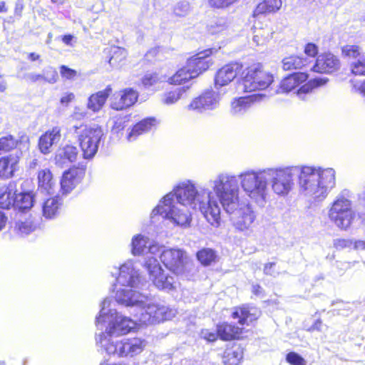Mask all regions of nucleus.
Segmentation results:
<instances>
[{
  "mask_svg": "<svg viewBox=\"0 0 365 365\" xmlns=\"http://www.w3.org/2000/svg\"><path fill=\"white\" fill-rule=\"evenodd\" d=\"M208 1L212 7L216 9H225L237 2V0H208Z\"/></svg>",
  "mask_w": 365,
  "mask_h": 365,
  "instance_id": "obj_52",
  "label": "nucleus"
},
{
  "mask_svg": "<svg viewBox=\"0 0 365 365\" xmlns=\"http://www.w3.org/2000/svg\"><path fill=\"white\" fill-rule=\"evenodd\" d=\"M256 99L255 95L234 98L230 105L231 114L235 116L243 115Z\"/></svg>",
  "mask_w": 365,
  "mask_h": 365,
  "instance_id": "obj_26",
  "label": "nucleus"
},
{
  "mask_svg": "<svg viewBox=\"0 0 365 365\" xmlns=\"http://www.w3.org/2000/svg\"><path fill=\"white\" fill-rule=\"evenodd\" d=\"M351 70L354 75H365V58H359L351 63Z\"/></svg>",
  "mask_w": 365,
  "mask_h": 365,
  "instance_id": "obj_48",
  "label": "nucleus"
},
{
  "mask_svg": "<svg viewBox=\"0 0 365 365\" xmlns=\"http://www.w3.org/2000/svg\"><path fill=\"white\" fill-rule=\"evenodd\" d=\"M194 78L187 66H185L179 69L173 76L170 77L168 82L170 84H182Z\"/></svg>",
  "mask_w": 365,
  "mask_h": 365,
  "instance_id": "obj_39",
  "label": "nucleus"
},
{
  "mask_svg": "<svg viewBox=\"0 0 365 365\" xmlns=\"http://www.w3.org/2000/svg\"><path fill=\"white\" fill-rule=\"evenodd\" d=\"M129 287L118 288L115 291V301L125 307H142L148 301V295Z\"/></svg>",
  "mask_w": 365,
  "mask_h": 365,
  "instance_id": "obj_13",
  "label": "nucleus"
},
{
  "mask_svg": "<svg viewBox=\"0 0 365 365\" xmlns=\"http://www.w3.org/2000/svg\"><path fill=\"white\" fill-rule=\"evenodd\" d=\"M254 31L253 41L256 45H264L272 38V33L269 29H257L255 26Z\"/></svg>",
  "mask_w": 365,
  "mask_h": 365,
  "instance_id": "obj_43",
  "label": "nucleus"
},
{
  "mask_svg": "<svg viewBox=\"0 0 365 365\" xmlns=\"http://www.w3.org/2000/svg\"><path fill=\"white\" fill-rule=\"evenodd\" d=\"M229 24L227 18L220 17L212 21L208 26V31L211 34H217L225 31L228 28Z\"/></svg>",
  "mask_w": 365,
  "mask_h": 365,
  "instance_id": "obj_41",
  "label": "nucleus"
},
{
  "mask_svg": "<svg viewBox=\"0 0 365 365\" xmlns=\"http://www.w3.org/2000/svg\"><path fill=\"white\" fill-rule=\"evenodd\" d=\"M78 139L85 159L92 158L98 152L100 143L103 137L101 128L86 125H74L71 128Z\"/></svg>",
  "mask_w": 365,
  "mask_h": 365,
  "instance_id": "obj_6",
  "label": "nucleus"
},
{
  "mask_svg": "<svg viewBox=\"0 0 365 365\" xmlns=\"http://www.w3.org/2000/svg\"><path fill=\"white\" fill-rule=\"evenodd\" d=\"M327 216L340 230L347 231L351 228L356 218L351 191L344 189L335 197L329 207Z\"/></svg>",
  "mask_w": 365,
  "mask_h": 365,
  "instance_id": "obj_5",
  "label": "nucleus"
},
{
  "mask_svg": "<svg viewBox=\"0 0 365 365\" xmlns=\"http://www.w3.org/2000/svg\"><path fill=\"white\" fill-rule=\"evenodd\" d=\"M160 260L167 269L176 275L187 276L192 267V263L187 253L179 248L163 249Z\"/></svg>",
  "mask_w": 365,
  "mask_h": 365,
  "instance_id": "obj_8",
  "label": "nucleus"
},
{
  "mask_svg": "<svg viewBox=\"0 0 365 365\" xmlns=\"http://www.w3.org/2000/svg\"><path fill=\"white\" fill-rule=\"evenodd\" d=\"M78 153V149L75 146L67 145L61 148L55 156L56 163L61 167L66 165L68 163L76 160Z\"/></svg>",
  "mask_w": 365,
  "mask_h": 365,
  "instance_id": "obj_23",
  "label": "nucleus"
},
{
  "mask_svg": "<svg viewBox=\"0 0 365 365\" xmlns=\"http://www.w3.org/2000/svg\"><path fill=\"white\" fill-rule=\"evenodd\" d=\"M61 202L58 197H51L46 200L42 206L43 215L47 219L55 217L59 212Z\"/></svg>",
  "mask_w": 365,
  "mask_h": 365,
  "instance_id": "obj_35",
  "label": "nucleus"
},
{
  "mask_svg": "<svg viewBox=\"0 0 365 365\" xmlns=\"http://www.w3.org/2000/svg\"><path fill=\"white\" fill-rule=\"evenodd\" d=\"M159 81H161V78L157 73L146 74L142 80L143 84L146 87L153 86Z\"/></svg>",
  "mask_w": 365,
  "mask_h": 365,
  "instance_id": "obj_53",
  "label": "nucleus"
},
{
  "mask_svg": "<svg viewBox=\"0 0 365 365\" xmlns=\"http://www.w3.org/2000/svg\"><path fill=\"white\" fill-rule=\"evenodd\" d=\"M304 52L310 57H315L318 53V48L314 43H309L305 46Z\"/></svg>",
  "mask_w": 365,
  "mask_h": 365,
  "instance_id": "obj_57",
  "label": "nucleus"
},
{
  "mask_svg": "<svg viewBox=\"0 0 365 365\" xmlns=\"http://www.w3.org/2000/svg\"><path fill=\"white\" fill-rule=\"evenodd\" d=\"M24 1L23 0H16L14 8V14L21 18L22 16V11L24 10Z\"/></svg>",
  "mask_w": 365,
  "mask_h": 365,
  "instance_id": "obj_61",
  "label": "nucleus"
},
{
  "mask_svg": "<svg viewBox=\"0 0 365 365\" xmlns=\"http://www.w3.org/2000/svg\"><path fill=\"white\" fill-rule=\"evenodd\" d=\"M149 245V238L141 234L135 235L131 240V253L134 256L143 255Z\"/></svg>",
  "mask_w": 365,
  "mask_h": 365,
  "instance_id": "obj_36",
  "label": "nucleus"
},
{
  "mask_svg": "<svg viewBox=\"0 0 365 365\" xmlns=\"http://www.w3.org/2000/svg\"><path fill=\"white\" fill-rule=\"evenodd\" d=\"M60 73L62 78L71 80L76 76L77 72L76 71L63 65L60 67Z\"/></svg>",
  "mask_w": 365,
  "mask_h": 365,
  "instance_id": "obj_55",
  "label": "nucleus"
},
{
  "mask_svg": "<svg viewBox=\"0 0 365 365\" xmlns=\"http://www.w3.org/2000/svg\"><path fill=\"white\" fill-rule=\"evenodd\" d=\"M260 312L256 307L242 306L235 307L232 313V317L237 319L240 325H249L259 316Z\"/></svg>",
  "mask_w": 365,
  "mask_h": 365,
  "instance_id": "obj_21",
  "label": "nucleus"
},
{
  "mask_svg": "<svg viewBox=\"0 0 365 365\" xmlns=\"http://www.w3.org/2000/svg\"><path fill=\"white\" fill-rule=\"evenodd\" d=\"M327 81L328 79L327 78L321 77H317L309 80L307 83L303 85L297 91L298 96L301 99L305 100V96L311 92L313 88L325 84Z\"/></svg>",
  "mask_w": 365,
  "mask_h": 365,
  "instance_id": "obj_38",
  "label": "nucleus"
},
{
  "mask_svg": "<svg viewBox=\"0 0 365 365\" xmlns=\"http://www.w3.org/2000/svg\"><path fill=\"white\" fill-rule=\"evenodd\" d=\"M38 189L47 194L54 192L55 182L51 171L48 169L42 170L38 173Z\"/></svg>",
  "mask_w": 365,
  "mask_h": 365,
  "instance_id": "obj_31",
  "label": "nucleus"
},
{
  "mask_svg": "<svg viewBox=\"0 0 365 365\" xmlns=\"http://www.w3.org/2000/svg\"><path fill=\"white\" fill-rule=\"evenodd\" d=\"M26 78L32 83H36L38 81H43V73L39 74V73H29L26 75Z\"/></svg>",
  "mask_w": 365,
  "mask_h": 365,
  "instance_id": "obj_60",
  "label": "nucleus"
},
{
  "mask_svg": "<svg viewBox=\"0 0 365 365\" xmlns=\"http://www.w3.org/2000/svg\"><path fill=\"white\" fill-rule=\"evenodd\" d=\"M144 267L148 272L150 279L159 289L170 291L176 287L175 278L165 274L163 270L155 257H148L144 262Z\"/></svg>",
  "mask_w": 365,
  "mask_h": 365,
  "instance_id": "obj_10",
  "label": "nucleus"
},
{
  "mask_svg": "<svg viewBox=\"0 0 365 365\" xmlns=\"http://www.w3.org/2000/svg\"><path fill=\"white\" fill-rule=\"evenodd\" d=\"M342 53L346 56L352 58H356L360 55V50L358 46L355 45H346L343 47Z\"/></svg>",
  "mask_w": 365,
  "mask_h": 365,
  "instance_id": "obj_50",
  "label": "nucleus"
},
{
  "mask_svg": "<svg viewBox=\"0 0 365 365\" xmlns=\"http://www.w3.org/2000/svg\"><path fill=\"white\" fill-rule=\"evenodd\" d=\"M17 192L16 184L11 182L6 187L0 190V207L9 209L11 207L15 208V195Z\"/></svg>",
  "mask_w": 365,
  "mask_h": 365,
  "instance_id": "obj_25",
  "label": "nucleus"
},
{
  "mask_svg": "<svg viewBox=\"0 0 365 365\" xmlns=\"http://www.w3.org/2000/svg\"><path fill=\"white\" fill-rule=\"evenodd\" d=\"M352 245L353 240L350 239H336L334 240V245L336 249L351 247Z\"/></svg>",
  "mask_w": 365,
  "mask_h": 365,
  "instance_id": "obj_56",
  "label": "nucleus"
},
{
  "mask_svg": "<svg viewBox=\"0 0 365 365\" xmlns=\"http://www.w3.org/2000/svg\"><path fill=\"white\" fill-rule=\"evenodd\" d=\"M226 212L231 215L230 220L236 230L240 232L252 230L256 215L250 204L241 206L238 204V206L232 212Z\"/></svg>",
  "mask_w": 365,
  "mask_h": 365,
  "instance_id": "obj_11",
  "label": "nucleus"
},
{
  "mask_svg": "<svg viewBox=\"0 0 365 365\" xmlns=\"http://www.w3.org/2000/svg\"><path fill=\"white\" fill-rule=\"evenodd\" d=\"M129 121V117L125 116H115L112 119L113 125L111 132L113 134L120 133L127 126Z\"/></svg>",
  "mask_w": 365,
  "mask_h": 365,
  "instance_id": "obj_45",
  "label": "nucleus"
},
{
  "mask_svg": "<svg viewBox=\"0 0 365 365\" xmlns=\"http://www.w3.org/2000/svg\"><path fill=\"white\" fill-rule=\"evenodd\" d=\"M242 66L238 63H229L220 68L215 77V88L222 90V88L231 83L242 71ZM224 90L226 91L225 88Z\"/></svg>",
  "mask_w": 365,
  "mask_h": 365,
  "instance_id": "obj_16",
  "label": "nucleus"
},
{
  "mask_svg": "<svg viewBox=\"0 0 365 365\" xmlns=\"http://www.w3.org/2000/svg\"><path fill=\"white\" fill-rule=\"evenodd\" d=\"M217 331L221 339L229 341L239 337L242 329L235 325L224 322L217 325Z\"/></svg>",
  "mask_w": 365,
  "mask_h": 365,
  "instance_id": "obj_30",
  "label": "nucleus"
},
{
  "mask_svg": "<svg viewBox=\"0 0 365 365\" xmlns=\"http://www.w3.org/2000/svg\"><path fill=\"white\" fill-rule=\"evenodd\" d=\"M197 258L205 266L210 265L216 258L215 252L210 248H203L197 252Z\"/></svg>",
  "mask_w": 365,
  "mask_h": 365,
  "instance_id": "obj_42",
  "label": "nucleus"
},
{
  "mask_svg": "<svg viewBox=\"0 0 365 365\" xmlns=\"http://www.w3.org/2000/svg\"><path fill=\"white\" fill-rule=\"evenodd\" d=\"M34 205V195L31 192H16L15 209L19 211L30 210Z\"/></svg>",
  "mask_w": 365,
  "mask_h": 365,
  "instance_id": "obj_34",
  "label": "nucleus"
},
{
  "mask_svg": "<svg viewBox=\"0 0 365 365\" xmlns=\"http://www.w3.org/2000/svg\"><path fill=\"white\" fill-rule=\"evenodd\" d=\"M111 91L112 88L108 86L104 90L92 94L88 100V108L93 112L99 111L103 107Z\"/></svg>",
  "mask_w": 365,
  "mask_h": 365,
  "instance_id": "obj_27",
  "label": "nucleus"
},
{
  "mask_svg": "<svg viewBox=\"0 0 365 365\" xmlns=\"http://www.w3.org/2000/svg\"><path fill=\"white\" fill-rule=\"evenodd\" d=\"M115 274H118L116 281L122 287L139 288L142 284L139 270L134 267L132 260L126 261L116 269Z\"/></svg>",
  "mask_w": 365,
  "mask_h": 365,
  "instance_id": "obj_14",
  "label": "nucleus"
},
{
  "mask_svg": "<svg viewBox=\"0 0 365 365\" xmlns=\"http://www.w3.org/2000/svg\"><path fill=\"white\" fill-rule=\"evenodd\" d=\"M210 189L198 186L192 180L178 182L173 190L165 195L153 210L151 217L157 215L181 227L189 226L191 222L190 210H200L207 222L213 227L220 224L219 200Z\"/></svg>",
  "mask_w": 365,
  "mask_h": 365,
  "instance_id": "obj_1",
  "label": "nucleus"
},
{
  "mask_svg": "<svg viewBox=\"0 0 365 365\" xmlns=\"http://www.w3.org/2000/svg\"><path fill=\"white\" fill-rule=\"evenodd\" d=\"M127 52L124 48L116 47L112 51L109 63L113 67H118L125 59Z\"/></svg>",
  "mask_w": 365,
  "mask_h": 365,
  "instance_id": "obj_44",
  "label": "nucleus"
},
{
  "mask_svg": "<svg viewBox=\"0 0 365 365\" xmlns=\"http://www.w3.org/2000/svg\"><path fill=\"white\" fill-rule=\"evenodd\" d=\"M273 76L261 66H252L242 73L241 84L245 92H252L267 88L273 81Z\"/></svg>",
  "mask_w": 365,
  "mask_h": 365,
  "instance_id": "obj_9",
  "label": "nucleus"
},
{
  "mask_svg": "<svg viewBox=\"0 0 365 365\" xmlns=\"http://www.w3.org/2000/svg\"><path fill=\"white\" fill-rule=\"evenodd\" d=\"M354 89L365 97V81L360 84H354Z\"/></svg>",
  "mask_w": 365,
  "mask_h": 365,
  "instance_id": "obj_64",
  "label": "nucleus"
},
{
  "mask_svg": "<svg viewBox=\"0 0 365 365\" xmlns=\"http://www.w3.org/2000/svg\"><path fill=\"white\" fill-rule=\"evenodd\" d=\"M274 267H275L274 262H269V263L266 264L264 267V273L267 275H271V276H274V277L277 276L279 274V272H275L274 270Z\"/></svg>",
  "mask_w": 365,
  "mask_h": 365,
  "instance_id": "obj_59",
  "label": "nucleus"
},
{
  "mask_svg": "<svg viewBox=\"0 0 365 365\" xmlns=\"http://www.w3.org/2000/svg\"><path fill=\"white\" fill-rule=\"evenodd\" d=\"M138 98V93L136 91L130 88H125L115 95L111 108L117 110L129 108L135 104Z\"/></svg>",
  "mask_w": 365,
  "mask_h": 365,
  "instance_id": "obj_18",
  "label": "nucleus"
},
{
  "mask_svg": "<svg viewBox=\"0 0 365 365\" xmlns=\"http://www.w3.org/2000/svg\"><path fill=\"white\" fill-rule=\"evenodd\" d=\"M340 66V61L337 56L331 53H326L317 57L315 64L311 69L315 72L331 73L338 71Z\"/></svg>",
  "mask_w": 365,
  "mask_h": 365,
  "instance_id": "obj_17",
  "label": "nucleus"
},
{
  "mask_svg": "<svg viewBox=\"0 0 365 365\" xmlns=\"http://www.w3.org/2000/svg\"><path fill=\"white\" fill-rule=\"evenodd\" d=\"M19 156L9 155L0 158V178H9L13 176L17 169Z\"/></svg>",
  "mask_w": 365,
  "mask_h": 365,
  "instance_id": "obj_28",
  "label": "nucleus"
},
{
  "mask_svg": "<svg viewBox=\"0 0 365 365\" xmlns=\"http://www.w3.org/2000/svg\"><path fill=\"white\" fill-rule=\"evenodd\" d=\"M309 63L308 58L296 55L285 57L282 61V67L284 71L302 69Z\"/></svg>",
  "mask_w": 365,
  "mask_h": 365,
  "instance_id": "obj_33",
  "label": "nucleus"
},
{
  "mask_svg": "<svg viewBox=\"0 0 365 365\" xmlns=\"http://www.w3.org/2000/svg\"><path fill=\"white\" fill-rule=\"evenodd\" d=\"M36 228V225L31 219H19L16 222L15 230L21 235H28Z\"/></svg>",
  "mask_w": 365,
  "mask_h": 365,
  "instance_id": "obj_40",
  "label": "nucleus"
},
{
  "mask_svg": "<svg viewBox=\"0 0 365 365\" xmlns=\"http://www.w3.org/2000/svg\"><path fill=\"white\" fill-rule=\"evenodd\" d=\"M225 93V90H207L194 98L187 108L198 113L215 110L219 106L221 98Z\"/></svg>",
  "mask_w": 365,
  "mask_h": 365,
  "instance_id": "obj_12",
  "label": "nucleus"
},
{
  "mask_svg": "<svg viewBox=\"0 0 365 365\" xmlns=\"http://www.w3.org/2000/svg\"><path fill=\"white\" fill-rule=\"evenodd\" d=\"M84 175V170L77 168L65 171L61 180L63 192L66 194L70 192L81 181Z\"/></svg>",
  "mask_w": 365,
  "mask_h": 365,
  "instance_id": "obj_20",
  "label": "nucleus"
},
{
  "mask_svg": "<svg viewBox=\"0 0 365 365\" xmlns=\"http://www.w3.org/2000/svg\"><path fill=\"white\" fill-rule=\"evenodd\" d=\"M190 4L186 1L178 2L174 7V13L178 16H186L190 12Z\"/></svg>",
  "mask_w": 365,
  "mask_h": 365,
  "instance_id": "obj_49",
  "label": "nucleus"
},
{
  "mask_svg": "<svg viewBox=\"0 0 365 365\" xmlns=\"http://www.w3.org/2000/svg\"><path fill=\"white\" fill-rule=\"evenodd\" d=\"M141 310L137 316L138 321L145 325H153L173 319L177 311L163 303L148 301L140 307Z\"/></svg>",
  "mask_w": 365,
  "mask_h": 365,
  "instance_id": "obj_7",
  "label": "nucleus"
},
{
  "mask_svg": "<svg viewBox=\"0 0 365 365\" xmlns=\"http://www.w3.org/2000/svg\"><path fill=\"white\" fill-rule=\"evenodd\" d=\"M281 6V0H264L257 6L253 11V17L257 18L263 14L275 12Z\"/></svg>",
  "mask_w": 365,
  "mask_h": 365,
  "instance_id": "obj_32",
  "label": "nucleus"
},
{
  "mask_svg": "<svg viewBox=\"0 0 365 365\" xmlns=\"http://www.w3.org/2000/svg\"><path fill=\"white\" fill-rule=\"evenodd\" d=\"M74 98V94L72 93H68L61 97V103L63 106H67Z\"/></svg>",
  "mask_w": 365,
  "mask_h": 365,
  "instance_id": "obj_63",
  "label": "nucleus"
},
{
  "mask_svg": "<svg viewBox=\"0 0 365 365\" xmlns=\"http://www.w3.org/2000/svg\"><path fill=\"white\" fill-rule=\"evenodd\" d=\"M268 185L273 192L284 197L294 185L298 176L300 192L314 202L324 200L336 186V172L331 168L292 165L265 168Z\"/></svg>",
  "mask_w": 365,
  "mask_h": 365,
  "instance_id": "obj_2",
  "label": "nucleus"
},
{
  "mask_svg": "<svg viewBox=\"0 0 365 365\" xmlns=\"http://www.w3.org/2000/svg\"><path fill=\"white\" fill-rule=\"evenodd\" d=\"M265 168L246 169L238 175L221 172L210 179V185L225 212H232L238 206L239 181L245 195L260 206H264L269 197L268 181Z\"/></svg>",
  "mask_w": 365,
  "mask_h": 365,
  "instance_id": "obj_4",
  "label": "nucleus"
},
{
  "mask_svg": "<svg viewBox=\"0 0 365 365\" xmlns=\"http://www.w3.org/2000/svg\"><path fill=\"white\" fill-rule=\"evenodd\" d=\"M43 81L47 82L48 83L53 84L55 83L58 78V73L56 70L51 67L48 66L46 67L43 70Z\"/></svg>",
  "mask_w": 365,
  "mask_h": 365,
  "instance_id": "obj_47",
  "label": "nucleus"
},
{
  "mask_svg": "<svg viewBox=\"0 0 365 365\" xmlns=\"http://www.w3.org/2000/svg\"><path fill=\"white\" fill-rule=\"evenodd\" d=\"M308 75L304 72L294 73L289 75L281 81L279 92L288 93L306 81Z\"/></svg>",
  "mask_w": 365,
  "mask_h": 365,
  "instance_id": "obj_24",
  "label": "nucleus"
},
{
  "mask_svg": "<svg viewBox=\"0 0 365 365\" xmlns=\"http://www.w3.org/2000/svg\"><path fill=\"white\" fill-rule=\"evenodd\" d=\"M61 128L55 126L46 131L38 139V148L43 154H48L52 151V148L56 145L61 138Z\"/></svg>",
  "mask_w": 365,
  "mask_h": 365,
  "instance_id": "obj_19",
  "label": "nucleus"
},
{
  "mask_svg": "<svg viewBox=\"0 0 365 365\" xmlns=\"http://www.w3.org/2000/svg\"><path fill=\"white\" fill-rule=\"evenodd\" d=\"M17 145V140L12 135H7L0 138V154L10 151Z\"/></svg>",
  "mask_w": 365,
  "mask_h": 365,
  "instance_id": "obj_46",
  "label": "nucleus"
},
{
  "mask_svg": "<svg viewBox=\"0 0 365 365\" xmlns=\"http://www.w3.org/2000/svg\"><path fill=\"white\" fill-rule=\"evenodd\" d=\"M356 213L359 218L365 220V192L362 193L359 198V204L356 207Z\"/></svg>",
  "mask_w": 365,
  "mask_h": 365,
  "instance_id": "obj_54",
  "label": "nucleus"
},
{
  "mask_svg": "<svg viewBox=\"0 0 365 365\" xmlns=\"http://www.w3.org/2000/svg\"><path fill=\"white\" fill-rule=\"evenodd\" d=\"M157 124V120L153 117L146 118L136 123L127 135L130 142L135 140L138 136L149 132Z\"/></svg>",
  "mask_w": 365,
  "mask_h": 365,
  "instance_id": "obj_22",
  "label": "nucleus"
},
{
  "mask_svg": "<svg viewBox=\"0 0 365 365\" xmlns=\"http://www.w3.org/2000/svg\"><path fill=\"white\" fill-rule=\"evenodd\" d=\"M201 336L208 341H215L217 339V336H219L217 332L215 333L209 331L208 329L202 330L201 331Z\"/></svg>",
  "mask_w": 365,
  "mask_h": 365,
  "instance_id": "obj_58",
  "label": "nucleus"
},
{
  "mask_svg": "<svg viewBox=\"0 0 365 365\" xmlns=\"http://www.w3.org/2000/svg\"><path fill=\"white\" fill-rule=\"evenodd\" d=\"M287 361L291 365H305V360L296 352H289L286 356Z\"/></svg>",
  "mask_w": 365,
  "mask_h": 365,
  "instance_id": "obj_51",
  "label": "nucleus"
},
{
  "mask_svg": "<svg viewBox=\"0 0 365 365\" xmlns=\"http://www.w3.org/2000/svg\"><path fill=\"white\" fill-rule=\"evenodd\" d=\"M148 249L149 253H150V254H153V255L160 254V255L161 252L163 251V250L164 248L160 247L158 245H150L149 243Z\"/></svg>",
  "mask_w": 365,
  "mask_h": 365,
  "instance_id": "obj_62",
  "label": "nucleus"
},
{
  "mask_svg": "<svg viewBox=\"0 0 365 365\" xmlns=\"http://www.w3.org/2000/svg\"><path fill=\"white\" fill-rule=\"evenodd\" d=\"M212 53L210 49L200 52L187 61L186 66L195 78L207 71L213 63L210 57Z\"/></svg>",
  "mask_w": 365,
  "mask_h": 365,
  "instance_id": "obj_15",
  "label": "nucleus"
},
{
  "mask_svg": "<svg viewBox=\"0 0 365 365\" xmlns=\"http://www.w3.org/2000/svg\"><path fill=\"white\" fill-rule=\"evenodd\" d=\"M243 358V349L237 344L227 347L222 356L225 365H238Z\"/></svg>",
  "mask_w": 365,
  "mask_h": 365,
  "instance_id": "obj_29",
  "label": "nucleus"
},
{
  "mask_svg": "<svg viewBox=\"0 0 365 365\" xmlns=\"http://www.w3.org/2000/svg\"><path fill=\"white\" fill-rule=\"evenodd\" d=\"M111 299L106 298L101 304L99 314L96 318V325L101 331L96 334V344L102 351L118 357H133L140 354L148 342L140 337H132L122 340L113 336L125 335L135 328L136 323L130 317L122 315L116 309L110 308Z\"/></svg>",
  "mask_w": 365,
  "mask_h": 365,
  "instance_id": "obj_3",
  "label": "nucleus"
},
{
  "mask_svg": "<svg viewBox=\"0 0 365 365\" xmlns=\"http://www.w3.org/2000/svg\"><path fill=\"white\" fill-rule=\"evenodd\" d=\"M188 87H180L165 93L161 99L163 104L170 106L186 96Z\"/></svg>",
  "mask_w": 365,
  "mask_h": 365,
  "instance_id": "obj_37",
  "label": "nucleus"
}]
</instances>
